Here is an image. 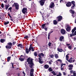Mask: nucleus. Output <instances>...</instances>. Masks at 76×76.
Here are the masks:
<instances>
[{
    "instance_id": "obj_1",
    "label": "nucleus",
    "mask_w": 76,
    "mask_h": 76,
    "mask_svg": "<svg viewBox=\"0 0 76 76\" xmlns=\"http://www.w3.org/2000/svg\"><path fill=\"white\" fill-rule=\"evenodd\" d=\"M27 62L29 64V66L31 68H34L33 66H34V64L33 62V60L31 59L30 58H28L27 59Z\"/></svg>"
},
{
    "instance_id": "obj_2",
    "label": "nucleus",
    "mask_w": 76,
    "mask_h": 76,
    "mask_svg": "<svg viewBox=\"0 0 76 76\" xmlns=\"http://www.w3.org/2000/svg\"><path fill=\"white\" fill-rule=\"evenodd\" d=\"M66 26L67 27L66 28V31H67V32H70V31L71 30V27H70L69 25H66Z\"/></svg>"
},
{
    "instance_id": "obj_3",
    "label": "nucleus",
    "mask_w": 76,
    "mask_h": 76,
    "mask_svg": "<svg viewBox=\"0 0 76 76\" xmlns=\"http://www.w3.org/2000/svg\"><path fill=\"white\" fill-rule=\"evenodd\" d=\"M19 4L17 3H14V6H15L16 9H18L19 8Z\"/></svg>"
},
{
    "instance_id": "obj_4",
    "label": "nucleus",
    "mask_w": 76,
    "mask_h": 76,
    "mask_svg": "<svg viewBox=\"0 0 76 76\" xmlns=\"http://www.w3.org/2000/svg\"><path fill=\"white\" fill-rule=\"evenodd\" d=\"M46 0H41L40 3L41 6H43L45 4V1Z\"/></svg>"
},
{
    "instance_id": "obj_5",
    "label": "nucleus",
    "mask_w": 76,
    "mask_h": 76,
    "mask_svg": "<svg viewBox=\"0 0 76 76\" xmlns=\"http://www.w3.org/2000/svg\"><path fill=\"white\" fill-rule=\"evenodd\" d=\"M63 65H66V64H61V70L63 71L64 70V66H63ZM63 67V68H62Z\"/></svg>"
},
{
    "instance_id": "obj_6",
    "label": "nucleus",
    "mask_w": 76,
    "mask_h": 76,
    "mask_svg": "<svg viewBox=\"0 0 76 76\" xmlns=\"http://www.w3.org/2000/svg\"><path fill=\"white\" fill-rule=\"evenodd\" d=\"M38 56L41 58H42V57H44V55L43 53H41L38 54Z\"/></svg>"
},
{
    "instance_id": "obj_7",
    "label": "nucleus",
    "mask_w": 76,
    "mask_h": 76,
    "mask_svg": "<svg viewBox=\"0 0 76 76\" xmlns=\"http://www.w3.org/2000/svg\"><path fill=\"white\" fill-rule=\"evenodd\" d=\"M34 71V69H31V71L30 72V76H33Z\"/></svg>"
},
{
    "instance_id": "obj_8",
    "label": "nucleus",
    "mask_w": 76,
    "mask_h": 76,
    "mask_svg": "<svg viewBox=\"0 0 76 76\" xmlns=\"http://www.w3.org/2000/svg\"><path fill=\"white\" fill-rule=\"evenodd\" d=\"M27 9L26 8H24L22 9V12L23 14H25L26 13H27Z\"/></svg>"
},
{
    "instance_id": "obj_9",
    "label": "nucleus",
    "mask_w": 76,
    "mask_h": 76,
    "mask_svg": "<svg viewBox=\"0 0 76 76\" xmlns=\"http://www.w3.org/2000/svg\"><path fill=\"white\" fill-rule=\"evenodd\" d=\"M68 61L70 63H74V62H75V60H73L72 58H70L69 60H68Z\"/></svg>"
},
{
    "instance_id": "obj_10",
    "label": "nucleus",
    "mask_w": 76,
    "mask_h": 76,
    "mask_svg": "<svg viewBox=\"0 0 76 76\" xmlns=\"http://www.w3.org/2000/svg\"><path fill=\"white\" fill-rule=\"evenodd\" d=\"M54 6L55 5L54 3L53 2H51L50 5L49 7H50V8H53V7H54Z\"/></svg>"
},
{
    "instance_id": "obj_11",
    "label": "nucleus",
    "mask_w": 76,
    "mask_h": 76,
    "mask_svg": "<svg viewBox=\"0 0 76 76\" xmlns=\"http://www.w3.org/2000/svg\"><path fill=\"white\" fill-rule=\"evenodd\" d=\"M39 61H37L39 62V63L41 64H42L43 63V62L42 61V59H41V58H38Z\"/></svg>"
},
{
    "instance_id": "obj_12",
    "label": "nucleus",
    "mask_w": 76,
    "mask_h": 76,
    "mask_svg": "<svg viewBox=\"0 0 76 76\" xmlns=\"http://www.w3.org/2000/svg\"><path fill=\"white\" fill-rule=\"evenodd\" d=\"M41 28L43 29H44L45 31H47V28H46L45 25V24L42 25V26Z\"/></svg>"
},
{
    "instance_id": "obj_13",
    "label": "nucleus",
    "mask_w": 76,
    "mask_h": 76,
    "mask_svg": "<svg viewBox=\"0 0 76 76\" xmlns=\"http://www.w3.org/2000/svg\"><path fill=\"white\" fill-rule=\"evenodd\" d=\"M66 31L64 29H62L61 30V33L62 34H64L66 33Z\"/></svg>"
},
{
    "instance_id": "obj_14",
    "label": "nucleus",
    "mask_w": 76,
    "mask_h": 76,
    "mask_svg": "<svg viewBox=\"0 0 76 76\" xmlns=\"http://www.w3.org/2000/svg\"><path fill=\"white\" fill-rule=\"evenodd\" d=\"M58 18V22H60V21H61V20L62 19V16H59L57 17Z\"/></svg>"
},
{
    "instance_id": "obj_15",
    "label": "nucleus",
    "mask_w": 76,
    "mask_h": 76,
    "mask_svg": "<svg viewBox=\"0 0 76 76\" xmlns=\"http://www.w3.org/2000/svg\"><path fill=\"white\" fill-rule=\"evenodd\" d=\"M66 6L67 7H70L72 6V3L70 2H68L66 4Z\"/></svg>"
},
{
    "instance_id": "obj_16",
    "label": "nucleus",
    "mask_w": 76,
    "mask_h": 76,
    "mask_svg": "<svg viewBox=\"0 0 76 76\" xmlns=\"http://www.w3.org/2000/svg\"><path fill=\"white\" fill-rule=\"evenodd\" d=\"M59 40L61 41H64V37L63 36H61L60 37Z\"/></svg>"
},
{
    "instance_id": "obj_17",
    "label": "nucleus",
    "mask_w": 76,
    "mask_h": 76,
    "mask_svg": "<svg viewBox=\"0 0 76 76\" xmlns=\"http://www.w3.org/2000/svg\"><path fill=\"white\" fill-rule=\"evenodd\" d=\"M23 57V56L21 55V56L19 58V60L21 61H24V59L22 58Z\"/></svg>"
},
{
    "instance_id": "obj_18",
    "label": "nucleus",
    "mask_w": 76,
    "mask_h": 76,
    "mask_svg": "<svg viewBox=\"0 0 76 76\" xmlns=\"http://www.w3.org/2000/svg\"><path fill=\"white\" fill-rule=\"evenodd\" d=\"M18 47H20L21 48H23V45L21 44H19L18 45Z\"/></svg>"
},
{
    "instance_id": "obj_19",
    "label": "nucleus",
    "mask_w": 76,
    "mask_h": 76,
    "mask_svg": "<svg viewBox=\"0 0 76 76\" xmlns=\"http://www.w3.org/2000/svg\"><path fill=\"white\" fill-rule=\"evenodd\" d=\"M49 66L47 64L45 65L44 66V67L45 69H46L49 68Z\"/></svg>"
},
{
    "instance_id": "obj_20",
    "label": "nucleus",
    "mask_w": 76,
    "mask_h": 76,
    "mask_svg": "<svg viewBox=\"0 0 76 76\" xmlns=\"http://www.w3.org/2000/svg\"><path fill=\"white\" fill-rule=\"evenodd\" d=\"M6 48L7 49H10L12 47L10 45H8L6 46Z\"/></svg>"
},
{
    "instance_id": "obj_21",
    "label": "nucleus",
    "mask_w": 76,
    "mask_h": 76,
    "mask_svg": "<svg viewBox=\"0 0 76 76\" xmlns=\"http://www.w3.org/2000/svg\"><path fill=\"white\" fill-rule=\"evenodd\" d=\"M57 50L60 52H63V49H61L57 48Z\"/></svg>"
},
{
    "instance_id": "obj_22",
    "label": "nucleus",
    "mask_w": 76,
    "mask_h": 76,
    "mask_svg": "<svg viewBox=\"0 0 76 76\" xmlns=\"http://www.w3.org/2000/svg\"><path fill=\"white\" fill-rule=\"evenodd\" d=\"M5 9L6 10H7L9 8V7H10V5H5Z\"/></svg>"
},
{
    "instance_id": "obj_23",
    "label": "nucleus",
    "mask_w": 76,
    "mask_h": 76,
    "mask_svg": "<svg viewBox=\"0 0 76 76\" xmlns=\"http://www.w3.org/2000/svg\"><path fill=\"white\" fill-rule=\"evenodd\" d=\"M76 30V27H75L72 30V33H74V32Z\"/></svg>"
},
{
    "instance_id": "obj_24",
    "label": "nucleus",
    "mask_w": 76,
    "mask_h": 76,
    "mask_svg": "<svg viewBox=\"0 0 76 76\" xmlns=\"http://www.w3.org/2000/svg\"><path fill=\"white\" fill-rule=\"evenodd\" d=\"M53 23L54 25H57L58 22L56 20H54Z\"/></svg>"
},
{
    "instance_id": "obj_25",
    "label": "nucleus",
    "mask_w": 76,
    "mask_h": 76,
    "mask_svg": "<svg viewBox=\"0 0 76 76\" xmlns=\"http://www.w3.org/2000/svg\"><path fill=\"white\" fill-rule=\"evenodd\" d=\"M11 57H8L7 58V62H9L10 61Z\"/></svg>"
},
{
    "instance_id": "obj_26",
    "label": "nucleus",
    "mask_w": 76,
    "mask_h": 76,
    "mask_svg": "<svg viewBox=\"0 0 76 76\" xmlns=\"http://www.w3.org/2000/svg\"><path fill=\"white\" fill-rule=\"evenodd\" d=\"M68 67L69 68H73V64H69L68 65Z\"/></svg>"
},
{
    "instance_id": "obj_27",
    "label": "nucleus",
    "mask_w": 76,
    "mask_h": 76,
    "mask_svg": "<svg viewBox=\"0 0 76 76\" xmlns=\"http://www.w3.org/2000/svg\"><path fill=\"white\" fill-rule=\"evenodd\" d=\"M52 74H53V75L54 76H56L57 75L56 73L54 71H53L51 72Z\"/></svg>"
},
{
    "instance_id": "obj_28",
    "label": "nucleus",
    "mask_w": 76,
    "mask_h": 76,
    "mask_svg": "<svg viewBox=\"0 0 76 76\" xmlns=\"http://www.w3.org/2000/svg\"><path fill=\"white\" fill-rule=\"evenodd\" d=\"M29 51L28 50V48L26 49V52L27 54H28L29 53Z\"/></svg>"
},
{
    "instance_id": "obj_29",
    "label": "nucleus",
    "mask_w": 76,
    "mask_h": 76,
    "mask_svg": "<svg viewBox=\"0 0 76 76\" xmlns=\"http://www.w3.org/2000/svg\"><path fill=\"white\" fill-rule=\"evenodd\" d=\"M70 13H71L72 14H74L75 13V11H74L72 10H71L69 11Z\"/></svg>"
},
{
    "instance_id": "obj_30",
    "label": "nucleus",
    "mask_w": 76,
    "mask_h": 76,
    "mask_svg": "<svg viewBox=\"0 0 76 76\" xmlns=\"http://www.w3.org/2000/svg\"><path fill=\"white\" fill-rule=\"evenodd\" d=\"M54 56L56 58H58V54H55Z\"/></svg>"
},
{
    "instance_id": "obj_31",
    "label": "nucleus",
    "mask_w": 76,
    "mask_h": 76,
    "mask_svg": "<svg viewBox=\"0 0 76 76\" xmlns=\"http://www.w3.org/2000/svg\"><path fill=\"white\" fill-rule=\"evenodd\" d=\"M56 76H61V73L60 72H58V74L56 75Z\"/></svg>"
},
{
    "instance_id": "obj_32",
    "label": "nucleus",
    "mask_w": 76,
    "mask_h": 76,
    "mask_svg": "<svg viewBox=\"0 0 76 76\" xmlns=\"http://www.w3.org/2000/svg\"><path fill=\"white\" fill-rule=\"evenodd\" d=\"M0 41L1 42L3 43L5 42V40L4 39H1Z\"/></svg>"
},
{
    "instance_id": "obj_33",
    "label": "nucleus",
    "mask_w": 76,
    "mask_h": 76,
    "mask_svg": "<svg viewBox=\"0 0 76 76\" xmlns=\"http://www.w3.org/2000/svg\"><path fill=\"white\" fill-rule=\"evenodd\" d=\"M54 55L53 54L50 55V58L53 59L54 58Z\"/></svg>"
},
{
    "instance_id": "obj_34",
    "label": "nucleus",
    "mask_w": 76,
    "mask_h": 76,
    "mask_svg": "<svg viewBox=\"0 0 76 76\" xmlns=\"http://www.w3.org/2000/svg\"><path fill=\"white\" fill-rule=\"evenodd\" d=\"M34 55L36 57L37 56V55H38L37 52H35L34 53Z\"/></svg>"
},
{
    "instance_id": "obj_35",
    "label": "nucleus",
    "mask_w": 76,
    "mask_h": 76,
    "mask_svg": "<svg viewBox=\"0 0 76 76\" xmlns=\"http://www.w3.org/2000/svg\"><path fill=\"white\" fill-rule=\"evenodd\" d=\"M9 22L7 21V22H5L4 23V25H8V24H9Z\"/></svg>"
},
{
    "instance_id": "obj_36",
    "label": "nucleus",
    "mask_w": 76,
    "mask_h": 76,
    "mask_svg": "<svg viewBox=\"0 0 76 76\" xmlns=\"http://www.w3.org/2000/svg\"><path fill=\"white\" fill-rule=\"evenodd\" d=\"M72 44L70 45V46L68 47V48L69 50H71L72 49Z\"/></svg>"
},
{
    "instance_id": "obj_37",
    "label": "nucleus",
    "mask_w": 76,
    "mask_h": 76,
    "mask_svg": "<svg viewBox=\"0 0 76 76\" xmlns=\"http://www.w3.org/2000/svg\"><path fill=\"white\" fill-rule=\"evenodd\" d=\"M72 39H73L74 41H75L76 40V37H72Z\"/></svg>"
},
{
    "instance_id": "obj_38",
    "label": "nucleus",
    "mask_w": 76,
    "mask_h": 76,
    "mask_svg": "<svg viewBox=\"0 0 76 76\" xmlns=\"http://www.w3.org/2000/svg\"><path fill=\"white\" fill-rule=\"evenodd\" d=\"M73 74L74 76H76V71H74L73 72Z\"/></svg>"
},
{
    "instance_id": "obj_39",
    "label": "nucleus",
    "mask_w": 76,
    "mask_h": 76,
    "mask_svg": "<svg viewBox=\"0 0 76 76\" xmlns=\"http://www.w3.org/2000/svg\"><path fill=\"white\" fill-rule=\"evenodd\" d=\"M8 45L10 46L12 45V43L11 42H9L8 44Z\"/></svg>"
},
{
    "instance_id": "obj_40",
    "label": "nucleus",
    "mask_w": 76,
    "mask_h": 76,
    "mask_svg": "<svg viewBox=\"0 0 76 76\" xmlns=\"http://www.w3.org/2000/svg\"><path fill=\"white\" fill-rule=\"evenodd\" d=\"M69 59V56H68V55H66V60L67 61L69 60L68 59Z\"/></svg>"
},
{
    "instance_id": "obj_41",
    "label": "nucleus",
    "mask_w": 76,
    "mask_h": 76,
    "mask_svg": "<svg viewBox=\"0 0 76 76\" xmlns=\"http://www.w3.org/2000/svg\"><path fill=\"white\" fill-rule=\"evenodd\" d=\"M32 46H30V47L29 48L28 51H30L32 49Z\"/></svg>"
},
{
    "instance_id": "obj_42",
    "label": "nucleus",
    "mask_w": 76,
    "mask_h": 76,
    "mask_svg": "<svg viewBox=\"0 0 76 76\" xmlns=\"http://www.w3.org/2000/svg\"><path fill=\"white\" fill-rule=\"evenodd\" d=\"M72 3L73 5H75V1H72Z\"/></svg>"
},
{
    "instance_id": "obj_43",
    "label": "nucleus",
    "mask_w": 76,
    "mask_h": 76,
    "mask_svg": "<svg viewBox=\"0 0 76 76\" xmlns=\"http://www.w3.org/2000/svg\"><path fill=\"white\" fill-rule=\"evenodd\" d=\"M75 5H73L72 6L71 8L72 9H75Z\"/></svg>"
},
{
    "instance_id": "obj_44",
    "label": "nucleus",
    "mask_w": 76,
    "mask_h": 76,
    "mask_svg": "<svg viewBox=\"0 0 76 76\" xmlns=\"http://www.w3.org/2000/svg\"><path fill=\"white\" fill-rule=\"evenodd\" d=\"M28 38V36H26L24 37V39H27Z\"/></svg>"
},
{
    "instance_id": "obj_45",
    "label": "nucleus",
    "mask_w": 76,
    "mask_h": 76,
    "mask_svg": "<svg viewBox=\"0 0 76 76\" xmlns=\"http://www.w3.org/2000/svg\"><path fill=\"white\" fill-rule=\"evenodd\" d=\"M1 6L2 8H4V4H1Z\"/></svg>"
},
{
    "instance_id": "obj_46",
    "label": "nucleus",
    "mask_w": 76,
    "mask_h": 76,
    "mask_svg": "<svg viewBox=\"0 0 76 76\" xmlns=\"http://www.w3.org/2000/svg\"><path fill=\"white\" fill-rule=\"evenodd\" d=\"M51 44H51V43L49 42V43H48V44L49 46L50 47L51 46Z\"/></svg>"
},
{
    "instance_id": "obj_47",
    "label": "nucleus",
    "mask_w": 76,
    "mask_h": 76,
    "mask_svg": "<svg viewBox=\"0 0 76 76\" xmlns=\"http://www.w3.org/2000/svg\"><path fill=\"white\" fill-rule=\"evenodd\" d=\"M74 72V71H73V70H71L70 71V72L71 74H72V73H73Z\"/></svg>"
},
{
    "instance_id": "obj_48",
    "label": "nucleus",
    "mask_w": 76,
    "mask_h": 76,
    "mask_svg": "<svg viewBox=\"0 0 76 76\" xmlns=\"http://www.w3.org/2000/svg\"><path fill=\"white\" fill-rule=\"evenodd\" d=\"M75 34H71L70 35V36L71 37H72V36H74Z\"/></svg>"
},
{
    "instance_id": "obj_49",
    "label": "nucleus",
    "mask_w": 76,
    "mask_h": 76,
    "mask_svg": "<svg viewBox=\"0 0 76 76\" xmlns=\"http://www.w3.org/2000/svg\"><path fill=\"white\" fill-rule=\"evenodd\" d=\"M31 50H32L31 51H34V48L33 47H32Z\"/></svg>"
},
{
    "instance_id": "obj_50",
    "label": "nucleus",
    "mask_w": 76,
    "mask_h": 76,
    "mask_svg": "<svg viewBox=\"0 0 76 76\" xmlns=\"http://www.w3.org/2000/svg\"><path fill=\"white\" fill-rule=\"evenodd\" d=\"M68 69L69 70H72V69H73V68H69Z\"/></svg>"
},
{
    "instance_id": "obj_51",
    "label": "nucleus",
    "mask_w": 76,
    "mask_h": 76,
    "mask_svg": "<svg viewBox=\"0 0 76 76\" xmlns=\"http://www.w3.org/2000/svg\"><path fill=\"white\" fill-rule=\"evenodd\" d=\"M12 9V8L10 7L9 9H8V10H10V12L11 11V9Z\"/></svg>"
},
{
    "instance_id": "obj_52",
    "label": "nucleus",
    "mask_w": 76,
    "mask_h": 76,
    "mask_svg": "<svg viewBox=\"0 0 76 76\" xmlns=\"http://www.w3.org/2000/svg\"><path fill=\"white\" fill-rule=\"evenodd\" d=\"M68 47H69V46H70V44H67L66 45Z\"/></svg>"
},
{
    "instance_id": "obj_53",
    "label": "nucleus",
    "mask_w": 76,
    "mask_h": 76,
    "mask_svg": "<svg viewBox=\"0 0 76 76\" xmlns=\"http://www.w3.org/2000/svg\"><path fill=\"white\" fill-rule=\"evenodd\" d=\"M51 33H49L48 34V37H50V35Z\"/></svg>"
},
{
    "instance_id": "obj_54",
    "label": "nucleus",
    "mask_w": 76,
    "mask_h": 76,
    "mask_svg": "<svg viewBox=\"0 0 76 76\" xmlns=\"http://www.w3.org/2000/svg\"><path fill=\"white\" fill-rule=\"evenodd\" d=\"M49 64L50 65H51L52 64L51 62V61H49Z\"/></svg>"
},
{
    "instance_id": "obj_55",
    "label": "nucleus",
    "mask_w": 76,
    "mask_h": 76,
    "mask_svg": "<svg viewBox=\"0 0 76 76\" xmlns=\"http://www.w3.org/2000/svg\"><path fill=\"white\" fill-rule=\"evenodd\" d=\"M4 3H6L7 2V0H5L4 1Z\"/></svg>"
},
{
    "instance_id": "obj_56",
    "label": "nucleus",
    "mask_w": 76,
    "mask_h": 76,
    "mask_svg": "<svg viewBox=\"0 0 76 76\" xmlns=\"http://www.w3.org/2000/svg\"><path fill=\"white\" fill-rule=\"evenodd\" d=\"M42 18H43V20H45V19L44 17H43V16H42Z\"/></svg>"
},
{
    "instance_id": "obj_57",
    "label": "nucleus",
    "mask_w": 76,
    "mask_h": 76,
    "mask_svg": "<svg viewBox=\"0 0 76 76\" xmlns=\"http://www.w3.org/2000/svg\"><path fill=\"white\" fill-rule=\"evenodd\" d=\"M72 16L73 18H75V15H74V14H72Z\"/></svg>"
},
{
    "instance_id": "obj_58",
    "label": "nucleus",
    "mask_w": 76,
    "mask_h": 76,
    "mask_svg": "<svg viewBox=\"0 0 76 76\" xmlns=\"http://www.w3.org/2000/svg\"><path fill=\"white\" fill-rule=\"evenodd\" d=\"M8 15H9L10 18H12V17L10 15V14H8Z\"/></svg>"
},
{
    "instance_id": "obj_59",
    "label": "nucleus",
    "mask_w": 76,
    "mask_h": 76,
    "mask_svg": "<svg viewBox=\"0 0 76 76\" xmlns=\"http://www.w3.org/2000/svg\"><path fill=\"white\" fill-rule=\"evenodd\" d=\"M23 74L25 76L26 75V74L25 73V72L24 71H23Z\"/></svg>"
},
{
    "instance_id": "obj_60",
    "label": "nucleus",
    "mask_w": 76,
    "mask_h": 76,
    "mask_svg": "<svg viewBox=\"0 0 76 76\" xmlns=\"http://www.w3.org/2000/svg\"><path fill=\"white\" fill-rule=\"evenodd\" d=\"M49 70L50 71H52V69H51V68H49Z\"/></svg>"
},
{
    "instance_id": "obj_61",
    "label": "nucleus",
    "mask_w": 76,
    "mask_h": 76,
    "mask_svg": "<svg viewBox=\"0 0 76 76\" xmlns=\"http://www.w3.org/2000/svg\"><path fill=\"white\" fill-rule=\"evenodd\" d=\"M61 59H58L57 60V61H59V62H60V61H61Z\"/></svg>"
},
{
    "instance_id": "obj_62",
    "label": "nucleus",
    "mask_w": 76,
    "mask_h": 76,
    "mask_svg": "<svg viewBox=\"0 0 76 76\" xmlns=\"http://www.w3.org/2000/svg\"><path fill=\"white\" fill-rule=\"evenodd\" d=\"M50 23V22H49V23H47V25H49Z\"/></svg>"
},
{
    "instance_id": "obj_63",
    "label": "nucleus",
    "mask_w": 76,
    "mask_h": 76,
    "mask_svg": "<svg viewBox=\"0 0 76 76\" xmlns=\"http://www.w3.org/2000/svg\"><path fill=\"white\" fill-rule=\"evenodd\" d=\"M53 32V31H52L50 32V33H52Z\"/></svg>"
},
{
    "instance_id": "obj_64",
    "label": "nucleus",
    "mask_w": 76,
    "mask_h": 76,
    "mask_svg": "<svg viewBox=\"0 0 76 76\" xmlns=\"http://www.w3.org/2000/svg\"><path fill=\"white\" fill-rule=\"evenodd\" d=\"M63 74L64 75H66V73L65 72H64Z\"/></svg>"
}]
</instances>
